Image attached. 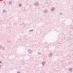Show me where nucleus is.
Segmentation results:
<instances>
[{
    "label": "nucleus",
    "mask_w": 73,
    "mask_h": 73,
    "mask_svg": "<svg viewBox=\"0 0 73 73\" xmlns=\"http://www.w3.org/2000/svg\"><path fill=\"white\" fill-rule=\"evenodd\" d=\"M53 9H54V8H52L51 9V10H53Z\"/></svg>",
    "instance_id": "4"
},
{
    "label": "nucleus",
    "mask_w": 73,
    "mask_h": 73,
    "mask_svg": "<svg viewBox=\"0 0 73 73\" xmlns=\"http://www.w3.org/2000/svg\"><path fill=\"white\" fill-rule=\"evenodd\" d=\"M1 63V61H0V64Z\"/></svg>",
    "instance_id": "5"
},
{
    "label": "nucleus",
    "mask_w": 73,
    "mask_h": 73,
    "mask_svg": "<svg viewBox=\"0 0 73 73\" xmlns=\"http://www.w3.org/2000/svg\"><path fill=\"white\" fill-rule=\"evenodd\" d=\"M17 73H20L19 72H18Z\"/></svg>",
    "instance_id": "6"
},
{
    "label": "nucleus",
    "mask_w": 73,
    "mask_h": 73,
    "mask_svg": "<svg viewBox=\"0 0 73 73\" xmlns=\"http://www.w3.org/2000/svg\"><path fill=\"white\" fill-rule=\"evenodd\" d=\"M42 64L43 65H45V62H43L42 63Z\"/></svg>",
    "instance_id": "1"
},
{
    "label": "nucleus",
    "mask_w": 73,
    "mask_h": 73,
    "mask_svg": "<svg viewBox=\"0 0 73 73\" xmlns=\"http://www.w3.org/2000/svg\"><path fill=\"white\" fill-rule=\"evenodd\" d=\"M19 5L20 7H21V5L20 4H19Z\"/></svg>",
    "instance_id": "2"
},
{
    "label": "nucleus",
    "mask_w": 73,
    "mask_h": 73,
    "mask_svg": "<svg viewBox=\"0 0 73 73\" xmlns=\"http://www.w3.org/2000/svg\"><path fill=\"white\" fill-rule=\"evenodd\" d=\"M9 3L11 4L12 3L11 2H9Z\"/></svg>",
    "instance_id": "3"
}]
</instances>
